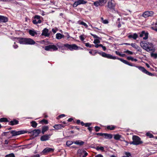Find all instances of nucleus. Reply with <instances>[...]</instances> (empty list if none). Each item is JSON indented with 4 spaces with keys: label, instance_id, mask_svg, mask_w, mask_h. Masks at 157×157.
<instances>
[{
    "label": "nucleus",
    "instance_id": "c85d7f7f",
    "mask_svg": "<svg viewBox=\"0 0 157 157\" xmlns=\"http://www.w3.org/2000/svg\"><path fill=\"white\" fill-rule=\"evenodd\" d=\"M78 23L79 25H82L84 26L86 28H87L88 27V26L87 25V24L83 21H78Z\"/></svg>",
    "mask_w": 157,
    "mask_h": 157
},
{
    "label": "nucleus",
    "instance_id": "052dcab7",
    "mask_svg": "<svg viewBox=\"0 0 157 157\" xmlns=\"http://www.w3.org/2000/svg\"><path fill=\"white\" fill-rule=\"evenodd\" d=\"M95 157H103V155H101L99 154L96 155Z\"/></svg>",
    "mask_w": 157,
    "mask_h": 157
},
{
    "label": "nucleus",
    "instance_id": "bf43d9fd",
    "mask_svg": "<svg viewBox=\"0 0 157 157\" xmlns=\"http://www.w3.org/2000/svg\"><path fill=\"white\" fill-rule=\"evenodd\" d=\"M31 157H40V155L38 154H36V155H34Z\"/></svg>",
    "mask_w": 157,
    "mask_h": 157
},
{
    "label": "nucleus",
    "instance_id": "7ed1b4c3",
    "mask_svg": "<svg viewBox=\"0 0 157 157\" xmlns=\"http://www.w3.org/2000/svg\"><path fill=\"white\" fill-rule=\"evenodd\" d=\"M16 40L17 42L21 44L34 45L36 44L33 39L30 38H16Z\"/></svg>",
    "mask_w": 157,
    "mask_h": 157
},
{
    "label": "nucleus",
    "instance_id": "3c124183",
    "mask_svg": "<svg viewBox=\"0 0 157 157\" xmlns=\"http://www.w3.org/2000/svg\"><path fill=\"white\" fill-rule=\"evenodd\" d=\"M91 125V124L90 123H85L84 124V126L86 127H89V126H90Z\"/></svg>",
    "mask_w": 157,
    "mask_h": 157
},
{
    "label": "nucleus",
    "instance_id": "b1692460",
    "mask_svg": "<svg viewBox=\"0 0 157 157\" xmlns=\"http://www.w3.org/2000/svg\"><path fill=\"white\" fill-rule=\"evenodd\" d=\"M64 36L60 33H57L56 34V38L58 39H60L63 38Z\"/></svg>",
    "mask_w": 157,
    "mask_h": 157
},
{
    "label": "nucleus",
    "instance_id": "4c0bfd02",
    "mask_svg": "<svg viewBox=\"0 0 157 157\" xmlns=\"http://www.w3.org/2000/svg\"><path fill=\"white\" fill-rule=\"evenodd\" d=\"M40 122L42 124H48V121L47 120L45 119H43L40 121Z\"/></svg>",
    "mask_w": 157,
    "mask_h": 157
},
{
    "label": "nucleus",
    "instance_id": "a878e982",
    "mask_svg": "<svg viewBox=\"0 0 157 157\" xmlns=\"http://www.w3.org/2000/svg\"><path fill=\"white\" fill-rule=\"evenodd\" d=\"M74 143L76 144L81 146L83 144L84 142L82 141L79 140L74 142Z\"/></svg>",
    "mask_w": 157,
    "mask_h": 157
},
{
    "label": "nucleus",
    "instance_id": "dca6fc26",
    "mask_svg": "<svg viewBox=\"0 0 157 157\" xmlns=\"http://www.w3.org/2000/svg\"><path fill=\"white\" fill-rule=\"evenodd\" d=\"M51 136V135L50 134H45L41 136L40 140L43 141L48 140L50 137Z\"/></svg>",
    "mask_w": 157,
    "mask_h": 157
},
{
    "label": "nucleus",
    "instance_id": "f704fd0d",
    "mask_svg": "<svg viewBox=\"0 0 157 157\" xmlns=\"http://www.w3.org/2000/svg\"><path fill=\"white\" fill-rule=\"evenodd\" d=\"M115 53L117 55H118L121 56L123 57H124L125 55L124 54H122L121 52H118L117 51H116Z\"/></svg>",
    "mask_w": 157,
    "mask_h": 157
},
{
    "label": "nucleus",
    "instance_id": "864d4df0",
    "mask_svg": "<svg viewBox=\"0 0 157 157\" xmlns=\"http://www.w3.org/2000/svg\"><path fill=\"white\" fill-rule=\"evenodd\" d=\"M151 29L154 30L156 31H157V27H151Z\"/></svg>",
    "mask_w": 157,
    "mask_h": 157
},
{
    "label": "nucleus",
    "instance_id": "bb28decb",
    "mask_svg": "<svg viewBox=\"0 0 157 157\" xmlns=\"http://www.w3.org/2000/svg\"><path fill=\"white\" fill-rule=\"evenodd\" d=\"M103 136L106 139H111L113 137L112 134L107 133H104Z\"/></svg>",
    "mask_w": 157,
    "mask_h": 157
},
{
    "label": "nucleus",
    "instance_id": "a211bd4d",
    "mask_svg": "<svg viewBox=\"0 0 157 157\" xmlns=\"http://www.w3.org/2000/svg\"><path fill=\"white\" fill-rule=\"evenodd\" d=\"M65 125L63 124H56L53 126V127L56 129H60L63 128L65 127Z\"/></svg>",
    "mask_w": 157,
    "mask_h": 157
},
{
    "label": "nucleus",
    "instance_id": "0e129e2a",
    "mask_svg": "<svg viewBox=\"0 0 157 157\" xmlns=\"http://www.w3.org/2000/svg\"><path fill=\"white\" fill-rule=\"evenodd\" d=\"M102 48L104 51H105L106 50V48L105 46H103Z\"/></svg>",
    "mask_w": 157,
    "mask_h": 157
},
{
    "label": "nucleus",
    "instance_id": "9b49d317",
    "mask_svg": "<svg viewBox=\"0 0 157 157\" xmlns=\"http://www.w3.org/2000/svg\"><path fill=\"white\" fill-rule=\"evenodd\" d=\"M78 154L80 157H86L88 155V153L82 149H79L78 151Z\"/></svg>",
    "mask_w": 157,
    "mask_h": 157
},
{
    "label": "nucleus",
    "instance_id": "e2e57ef3",
    "mask_svg": "<svg viewBox=\"0 0 157 157\" xmlns=\"http://www.w3.org/2000/svg\"><path fill=\"white\" fill-rule=\"evenodd\" d=\"M81 121H80V120H77V123L78 124H80L81 123Z\"/></svg>",
    "mask_w": 157,
    "mask_h": 157
},
{
    "label": "nucleus",
    "instance_id": "6e6552de",
    "mask_svg": "<svg viewBox=\"0 0 157 157\" xmlns=\"http://www.w3.org/2000/svg\"><path fill=\"white\" fill-rule=\"evenodd\" d=\"M44 49L46 51H52L57 50L58 48L54 45L51 44L45 46Z\"/></svg>",
    "mask_w": 157,
    "mask_h": 157
},
{
    "label": "nucleus",
    "instance_id": "c9c22d12",
    "mask_svg": "<svg viewBox=\"0 0 157 157\" xmlns=\"http://www.w3.org/2000/svg\"><path fill=\"white\" fill-rule=\"evenodd\" d=\"M131 45L133 48H135L136 49H138L139 46H137L135 43H132L131 44Z\"/></svg>",
    "mask_w": 157,
    "mask_h": 157
},
{
    "label": "nucleus",
    "instance_id": "4468645a",
    "mask_svg": "<svg viewBox=\"0 0 157 157\" xmlns=\"http://www.w3.org/2000/svg\"><path fill=\"white\" fill-rule=\"evenodd\" d=\"M148 33L147 32H145V31H142L141 33H140V37H143V39L146 40L148 38Z\"/></svg>",
    "mask_w": 157,
    "mask_h": 157
},
{
    "label": "nucleus",
    "instance_id": "423d86ee",
    "mask_svg": "<svg viewBox=\"0 0 157 157\" xmlns=\"http://www.w3.org/2000/svg\"><path fill=\"white\" fill-rule=\"evenodd\" d=\"M28 131L26 130H21L19 131H16L15 130H12L11 131L10 133L12 134V136H14L24 134L27 133Z\"/></svg>",
    "mask_w": 157,
    "mask_h": 157
},
{
    "label": "nucleus",
    "instance_id": "37998d69",
    "mask_svg": "<svg viewBox=\"0 0 157 157\" xmlns=\"http://www.w3.org/2000/svg\"><path fill=\"white\" fill-rule=\"evenodd\" d=\"M101 19L102 22L104 24H107L109 23V22L107 20H104L103 18H101Z\"/></svg>",
    "mask_w": 157,
    "mask_h": 157
},
{
    "label": "nucleus",
    "instance_id": "20e7f679",
    "mask_svg": "<svg viewBox=\"0 0 157 157\" xmlns=\"http://www.w3.org/2000/svg\"><path fill=\"white\" fill-rule=\"evenodd\" d=\"M133 141L130 144L133 145H138L143 143V142L141 141L140 138L138 136H135L132 137Z\"/></svg>",
    "mask_w": 157,
    "mask_h": 157
},
{
    "label": "nucleus",
    "instance_id": "0eeeda50",
    "mask_svg": "<svg viewBox=\"0 0 157 157\" xmlns=\"http://www.w3.org/2000/svg\"><path fill=\"white\" fill-rule=\"evenodd\" d=\"M112 0H109L107 3V7L110 10H114L115 13L118 14L119 15V13L117 11H116L114 10L115 6V4L113 3Z\"/></svg>",
    "mask_w": 157,
    "mask_h": 157
},
{
    "label": "nucleus",
    "instance_id": "f257e3e1",
    "mask_svg": "<svg viewBox=\"0 0 157 157\" xmlns=\"http://www.w3.org/2000/svg\"><path fill=\"white\" fill-rule=\"evenodd\" d=\"M98 53L102 56V57L105 58L113 59H117L119 60L121 62L126 64L128 65L131 66L135 67H136V68H138L139 70L142 71V72L147 74V75H148L149 76L153 75L151 73L147 71L144 67L135 66L134 64L129 63L126 60H125L122 59L117 58L115 56H113L110 54H107L104 52H98Z\"/></svg>",
    "mask_w": 157,
    "mask_h": 157
},
{
    "label": "nucleus",
    "instance_id": "f8f14e48",
    "mask_svg": "<svg viewBox=\"0 0 157 157\" xmlns=\"http://www.w3.org/2000/svg\"><path fill=\"white\" fill-rule=\"evenodd\" d=\"M87 2L84 0H78L74 3L73 5V6L74 7H76L78 5L85 4Z\"/></svg>",
    "mask_w": 157,
    "mask_h": 157
},
{
    "label": "nucleus",
    "instance_id": "8fccbe9b",
    "mask_svg": "<svg viewBox=\"0 0 157 157\" xmlns=\"http://www.w3.org/2000/svg\"><path fill=\"white\" fill-rule=\"evenodd\" d=\"M94 128H95V131L96 132L98 131L100 129V128L99 127L97 126H95Z\"/></svg>",
    "mask_w": 157,
    "mask_h": 157
},
{
    "label": "nucleus",
    "instance_id": "de8ad7c7",
    "mask_svg": "<svg viewBox=\"0 0 157 157\" xmlns=\"http://www.w3.org/2000/svg\"><path fill=\"white\" fill-rule=\"evenodd\" d=\"M79 38L82 41H83L85 39L84 36L83 35H81L79 36Z\"/></svg>",
    "mask_w": 157,
    "mask_h": 157
},
{
    "label": "nucleus",
    "instance_id": "680f3d73",
    "mask_svg": "<svg viewBox=\"0 0 157 157\" xmlns=\"http://www.w3.org/2000/svg\"><path fill=\"white\" fill-rule=\"evenodd\" d=\"M90 132H91L92 130V127H89L88 128Z\"/></svg>",
    "mask_w": 157,
    "mask_h": 157
},
{
    "label": "nucleus",
    "instance_id": "a18cd8bd",
    "mask_svg": "<svg viewBox=\"0 0 157 157\" xmlns=\"http://www.w3.org/2000/svg\"><path fill=\"white\" fill-rule=\"evenodd\" d=\"M151 56L156 59L157 58V54L152 53L151 54Z\"/></svg>",
    "mask_w": 157,
    "mask_h": 157
},
{
    "label": "nucleus",
    "instance_id": "69168bd1",
    "mask_svg": "<svg viewBox=\"0 0 157 157\" xmlns=\"http://www.w3.org/2000/svg\"><path fill=\"white\" fill-rule=\"evenodd\" d=\"M95 44V46L96 48H98L99 47V44Z\"/></svg>",
    "mask_w": 157,
    "mask_h": 157
},
{
    "label": "nucleus",
    "instance_id": "393cba45",
    "mask_svg": "<svg viewBox=\"0 0 157 157\" xmlns=\"http://www.w3.org/2000/svg\"><path fill=\"white\" fill-rule=\"evenodd\" d=\"M116 128V127L113 125H108L106 127V128L108 130H113Z\"/></svg>",
    "mask_w": 157,
    "mask_h": 157
},
{
    "label": "nucleus",
    "instance_id": "39448f33",
    "mask_svg": "<svg viewBox=\"0 0 157 157\" xmlns=\"http://www.w3.org/2000/svg\"><path fill=\"white\" fill-rule=\"evenodd\" d=\"M107 2V0H98L94 2V5L96 7L103 6Z\"/></svg>",
    "mask_w": 157,
    "mask_h": 157
},
{
    "label": "nucleus",
    "instance_id": "4d7b16f0",
    "mask_svg": "<svg viewBox=\"0 0 157 157\" xmlns=\"http://www.w3.org/2000/svg\"><path fill=\"white\" fill-rule=\"evenodd\" d=\"M67 36H66V37H67V39H68L69 38H72L68 34V33H67Z\"/></svg>",
    "mask_w": 157,
    "mask_h": 157
},
{
    "label": "nucleus",
    "instance_id": "2eb2a0df",
    "mask_svg": "<svg viewBox=\"0 0 157 157\" xmlns=\"http://www.w3.org/2000/svg\"><path fill=\"white\" fill-rule=\"evenodd\" d=\"M154 13V12L152 11H146L143 14L142 16L146 18L148 17L152 16Z\"/></svg>",
    "mask_w": 157,
    "mask_h": 157
},
{
    "label": "nucleus",
    "instance_id": "13d9d810",
    "mask_svg": "<svg viewBox=\"0 0 157 157\" xmlns=\"http://www.w3.org/2000/svg\"><path fill=\"white\" fill-rule=\"evenodd\" d=\"M96 134L98 135H99L100 136H103L104 133H96Z\"/></svg>",
    "mask_w": 157,
    "mask_h": 157
},
{
    "label": "nucleus",
    "instance_id": "cd10ccee",
    "mask_svg": "<svg viewBox=\"0 0 157 157\" xmlns=\"http://www.w3.org/2000/svg\"><path fill=\"white\" fill-rule=\"evenodd\" d=\"M121 137V136L118 134L114 135V138L116 140H119Z\"/></svg>",
    "mask_w": 157,
    "mask_h": 157
},
{
    "label": "nucleus",
    "instance_id": "1a4fd4ad",
    "mask_svg": "<svg viewBox=\"0 0 157 157\" xmlns=\"http://www.w3.org/2000/svg\"><path fill=\"white\" fill-rule=\"evenodd\" d=\"M64 46L71 51H72L74 50H77L79 49V48H80L75 44H66L64 45Z\"/></svg>",
    "mask_w": 157,
    "mask_h": 157
},
{
    "label": "nucleus",
    "instance_id": "58836bf2",
    "mask_svg": "<svg viewBox=\"0 0 157 157\" xmlns=\"http://www.w3.org/2000/svg\"><path fill=\"white\" fill-rule=\"evenodd\" d=\"M73 143H74V142L70 141H68L66 142V145L68 146H69L72 145Z\"/></svg>",
    "mask_w": 157,
    "mask_h": 157
},
{
    "label": "nucleus",
    "instance_id": "c756f323",
    "mask_svg": "<svg viewBox=\"0 0 157 157\" xmlns=\"http://www.w3.org/2000/svg\"><path fill=\"white\" fill-rule=\"evenodd\" d=\"M127 58L128 60H131L132 61L136 62L137 61V59H134L133 57L131 56L127 57Z\"/></svg>",
    "mask_w": 157,
    "mask_h": 157
},
{
    "label": "nucleus",
    "instance_id": "f3484780",
    "mask_svg": "<svg viewBox=\"0 0 157 157\" xmlns=\"http://www.w3.org/2000/svg\"><path fill=\"white\" fill-rule=\"evenodd\" d=\"M54 149L52 148L49 147H46L43 150L42 152L43 154H45L50 152H53Z\"/></svg>",
    "mask_w": 157,
    "mask_h": 157
},
{
    "label": "nucleus",
    "instance_id": "a19ab883",
    "mask_svg": "<svg viewBox=\"0 0 157 157\" xmlns=\"http://www.w3.org/2000/svg\"><path fill=\"white\" fill-rule=\"evenodd\" d=\"M5 157H15V156L13 153H11L6 155Z\"/></svg>",
    "mask_w": 157,
    "mask_h": 157
},
{
    "label": "nucleus",
    "instance_id": "ddd939ff",
    "mask_svg": "<svg viewBox=\"0 0 157 157\" xmlns=\"http://www.w3.org/2000/svg\"><path fill=\"white\" fill-rule=\"evenodd\" d=\"M29 133L32 134L33 137H35L37 136L40 132V130L39 129H35L31 132H28Z\"/></svg>",
    "mask_w": 157,
    "mask_h": 157
},
{
    "label": "nucleus",
    "instance_id": "9d476101",
    "mask_svg": "<svg viewBox=\"0 0 157 157\" xmlns=\"http://www.w3.org/2000/svg\"><path fill=\"white\" fill-rule=\"evenodd\" d=\"M42 18L40 16L36 15L33 20V24H36L38 23H40L41 22V18Z\"/></svg>",
    "mask_w": 157,
    "mask_h": 157
},
{
    "label": "nucleus",
    "instance_id": "5701e85b",
    "mask_svg": "<svg viewBox=\"0 0 157 157\" xmlns=\"http://www.w3.org/2000/svg\"><path fill=\"white\" fill-rule=\"evenodd\" d=\"M18 121L15 119L11 121L10 122V124L11 125H14L17 124L18 123Z\"/></svg>",
    "mask_w": 157,
    "mask_h": 157
},
{
    "label": "nucleus",
    "instance_id": "e433bc0d",
    "mask_svg": "<svg viewBox=\"0 0 157 157\" xmlns=\"http://www.w3.org/2000/svg\"><path fill=\"white\" fill-rule=\"evenodd\" d=\"M48 129V126H45L43 127L42 128V132L43 134L44 133V132L47 131Z\"/></svg>",
    "mask_w": 157,
    "mask_h": 157
},
{
    "label": "nucleus",
    "instance_id": "603ef678",
    "mask_svg": "<svg viewBox=\"0 0 157 157\" xmlns=\"http://www.w3.org/2000/svg\"><path fill=\"white\" fill-rule=\"evenodd\" d=\"M90 34L94 38H95V39H96V38H97L98 37H98L96 35H94V34H93L92 33H90Z\"/></svg>",
    "mask_w": 157,
    "mask_h": 157
},
{
    "label": "nucleus",
    "instance_id": "ea45409f",
    "mask_svg": "<svg viewBox=\"0 0 157 157\" xmlns=\"http://www.w3.org/2000/svg\"><path fill=\"white\" fill-rule=\"evenodd\" d=\"M124 52L125 53H127L128 54V55H132L133 54V52H131V51L128 50H127L126 51H125Z\"/></svg>",
    "mask_w": 157,
    "mask_h": 157
},
{
    "label": "nucleus",
    "instance_id": "412c9836",
    "mask_svg": "<svg viewBox=\"0 0 157 157\" xmlns=\"http://www.w3.org/2000/svg\"><path fill=\"white\" fill-rule=\"evenodd\" d=\"M138 37V35L136 33H134L132 34L129 35L128 37L130 38H132L134 40H136Z\"/></svg>",
    "mask_w": 157,
    "mask_h": 157
},
{
    "label": "nucleus",
    "instance_id": "338daca9",
    "mask_svg": "<svg viewBox=\"0 0 157 157\" xmlns=\"http://www.w3.org/2000/svg\"><path fill=\"white\" fill-rule=\"evenodd\" d=\"M80 124H81L82 126H83L84 125L85 123H84L83 122L81 121V122Z\"/></svg>",
    "mask_w": 157,
    "mask_h": 157
},
{
    "label": "nucleus",
    "instance_id": "49530a36",
    "mask_svg": "<svg viewBox=\"0 0 157 157\" xmlns=\"http://www.w3.org/2000/svg\"><path fill=\"white\" fill-rule=\"evenodd\" d=\"M85 45L86 47H89V48H91L94 46V45L90 44L89 43H86Z\"/></svg>",
    "mask_w": 157,
    "mask_h": 157
},
{
    "label": "nucleus",
    "instance_id": "09e8293b",
    "mask_svg": "<svg viewBox=\"0 0 157 157\" xmlns=\"http://www.w3.org/2000/svg\"><path fill=\"white\" fill-rule=\"evenodd\" d=\"M13 48L14 49H17L18 48V46L16 44L15 42H14V44L13 45Z\"/></svg>",
    "mask_w": 157,
    "mask_h": 157
},
{
    "label": "nucleus",
    "instance_id": "6ab92c4d",
    "mask_svg": "<svg viewBox=\"0 0 157 157\" xmlns=\"http://www.w3.org/2000/svg\"><path fill=\"white\" fill-rule=\"evenodd\" d=\"M8 21V18L6 17L0 15V22H6Z\"/></svg>",
    "mask_w": 157,
    "mask_h": 157
},
{
    "label": "nucleus",
    "instance_id": "774afa93",
    "mask_svg": "<svg viewBox=\"0 0 157 157\" xmlns=\"http://www.w3.org/2000/svg\"><path fill=\"white\" fill-rule=\"evenodd\" d=\"M146 66H147L148 68H149V67H150V66H149V65L148 64H147V63H146Z\"/></svg>",
    "mask_w": 157,
    "mask_h": 157
},
{
    "label": "nucleus",
    "instance_id": "473e14b6",
    "mask_svg": "<svg viewBox=\"0 0 157 157\" xmlns=\"http://www.w3.org/2000/svg\"><path fill=\"white\" fill-rule=\"evenodd\" d=\"M147 136L148 137L150 138H152L154 137L153 135L150 132H148L146 133Z\"/></svg>",
    "mask_w": 157,
    "mask_h": 157
},
{
    "label": "nucleus",
    "instance_id": "72a5a7b5",
    "mask_svg": "<svg viewBox=\"0 0 157 157\" xmlns=\"http://www.w3.org/2000/svg\"><path fill=\"white\" fill-rule=\"evenodd\" d=\"M8 121V120L6 118H2L0 119V122H7Z\"/></svg>",
    "mask_w": 157,
    "mask_h": 157
},
{
    "label": "nucleus",
    "instance_id": "2f4dec72",
    "mask_svg": "<svg viewBox=\"0 0 157 157\" xmlns=\"http://www.w3.org/2000/svg\"><path fill=\"white\" fill-rule=\"evenodd\" d=\"M100 38L99 37H98L97 38L95 39L93 43L94 44H96L97 43H100Z\"/></svg>",
    "mask_w": 157,
    "mask_h": 157
},
{
    "label": "nucleus",
    "instance_id": "aec40b11",
    "mask_svg": "<svg viewBox=\"0 0 157 157\" xmlns=\"http://www.w3.org/2000/svg\"><path fill=\"white\" fill-rule=\"evenodd\" d=\"M48 33V29L46 28H45L43 30L42 35H43V36H48L49 35Z\"/></svg>",
    "mask_w": 157,
    "mask_h": 157
},
{
    "label": "nucleus",
    "instance_id": "5fc2aeb1",
    "mask_svg": "<svg viewBox=\"0 0 157 157\" xmlns=\"http://www.w3.org/2000/svg\"><path fill=\"white\" fill-rule=\"evenodd\" d=\"M89 52L90 54H91L93 56H95L96 55V54L97 53L96 52H94V53H92V51H89Z\"/></svg>",
    "mask_w": 157,
    "mask_h": 157
},
{
    "label": "nucleus",
    "instance_id": "f03ea898",
    "mask_svg": "<svg viewBox=\"0 0 157 157\" xmlns=\"http://www.w3.org/2000/svg\"><path fill=\"white\" fill-rule=\"evenodd\" d=\"M141 47L147 52H154L155 49L153 44L147 41H144L140 43Z\"/></svg>",
    "mask_w": 157,
    "mask_h": 157
},
{
    "label": "nucleus",
    "instance_id": "4be33fe9",
    "mask_svg": "<svg viewBox=\"0 0 157 157\" xmlns=\"http://www.w3.org/2000/svg\"><path fill=\"white\" fill-rule=\"evenodd\" d=\"M29 33L32 36H34L37 35V33L34 30H29Z\"/></svg>",
    "mask_w": 157,
    "mask_h": 157
},
{
    "label": "nucleus",
    "instance_id": "79ce46f5",
    "mask_svg": "<svg viewBox=\"0 0 157 157\" xmlns=\"http://www.w3.org/2000/svg\"><path fill=\"white\" fill-rule=\"evenodd\" d=\"M96 149L97 150L103 151L104 149V148L103 147H97L96 148Z\"/></svg>",
    "mask_w": 157,
    "mask_h": 157
},
{
    "label": "nucleus",
    "instance_id": "6e6d98bb",
    "mask_svg": "<svg viewBox=\"0 0 157 157\" xmlns=\"http://www.w3.org/2000/svg\"><path fill=\"white\" fill-rule=\"evenodd\" d=\"M65 116V115L64 114H61V115H59L58 117L59 118H61L62 117H64Z\"/></svg>",
    "mask_w": 157,
    "mask_h": 157
},
{
    "label": "nucleus",
    "instance_id": "c03bdc74",
    "mask_svg": "<svg viewBox=\"0 0 157 157\" xmlns=\"http://www.w3.org/2000/svg\"><path fill=\"white\" fill-rule=\"evenodd\" d=\"M125 154L126 155V156H123L122 157H129L131 156V154L129 152H125Z\"/></svg>",
    "mask_w": 157,
    "mask_h": 157
},
{
    "label": "nucleus",
    "instance_id": "7c9ffc66",
    "mask_svg": "<svg viewBox=\"0 0 157 157\" xmlns=\"http://www.w3.org/2000/svg\"><path fill=\"white\" fill-rule=\"evenodd\" d=\"M31 126L33 128H36L37 126V124L35 121H33L31 122Z\"/></svg>",
    "mask_w": 157,
    "mask_h": 157
}]
</instances>
